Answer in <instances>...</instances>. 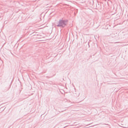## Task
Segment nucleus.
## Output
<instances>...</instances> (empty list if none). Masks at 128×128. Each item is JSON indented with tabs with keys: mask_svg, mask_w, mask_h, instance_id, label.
Returning a JSON list of instances; mask_svg holds the SVG:
<instances>
[{
	"mask_svg": "<svg viewBox=\"0 0 128 128\" xmlns=\"http://www.w3.org/2000/svg\"><path fill=\"white\" fill-rule=\"evenodd\" d=\"M68 22L67 20H60L56 26L58 27L64 28L67 24Z\"/></svg>",
	"mask_w": 128,
	"mask_h": 128,
	"instance_id": "nucleus-1",
	"label": "nucleus"
},
{
	"mask_svg": "<svg viewBox=\"0 0 128 128\" xmlns=\"http://www.w3.org/2000/svg\"><path fill=\"white\" fill-rule=\"evenodd\" d=\"M8 90V89H6V90L5 91L6 92V91H7V90Z\"/></svg>",
	"mask_w": 128,
	"mask_h": 128,
	"instance_id": "nucleus-2",
	"label": "nucleus"
}]
</instances>
